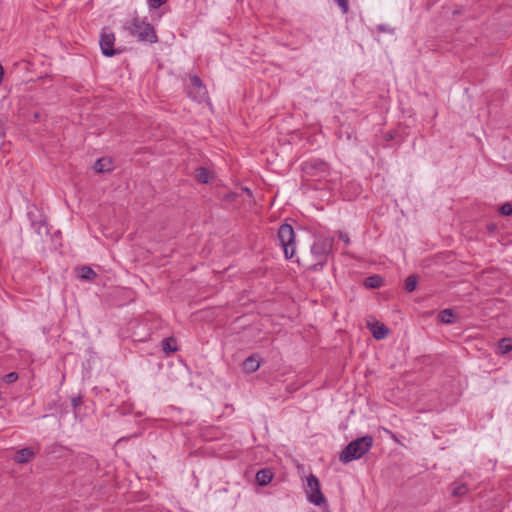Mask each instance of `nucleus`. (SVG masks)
<instances>
[{
  "label": "nucleus",
  "instance_id": "412c9836",
  "mask_svg": "<svg viewBox=\"0 0 512 512\" xmlns=\"http://www.w3.org/2000/svg\"><path fill=\"white\" fill-rule=\"evenodd\" d=\"M310 167L319 170L321 173H325L327 171V165L324 162H315L310 164Z\"/></svg>",
  "mask_w": 512,
  "mask_h": 512
},
{
  "label": "nucleus",
  "instance_id": "9d476101",
  "mask_svg": "<svg viewBox=\"0 0 512 512\" xmlns=\"http://www.w3.org/2000/svg\"><path fill=\"white\" fill-rule=\"evenodd\" d=\"M113 169V162L110 158H101L96 161L94 170L97 173L109 172Z\"/></svg>",
  "mask_w": 512,
  "mask_h": 512
},
{
  "label": "nucleus",
  "instance_id": "ddd939ff",
  "mask_svg": "<svg viewBox=\"0 0 512 512\" xmlns=\"http://www.w3.org/2000/svg\"><path fill=\"white\" fill-rule=\"evenodd\" d=\"M195 178L201 183H208L212 178V173L206 168L200 167L196 170Z\"/></svg>",
  "mask_w": 512,
  "mask_h": 512
},
{
  "label": "nucleus",
  "instance_id": "423d86ee",
  "mask_svg": "<svg viewBox=\"0 0 512 512\" xmlns=\"http://www.w3.org/2000/svg\"><path fill=\"white\" fill-rule=\"evenodd\" d=\"M187 92L190 98L198 102H202L207 98V90L205 86L201 82L200 78L195 75L189 77Z\"/></svg>",
  "mask_w": 512,
  "mask_h": 512
},
{
  "label": "nucleus",
  "instance_id": "bb28decb",
  "mask_svg": "<svg viewBox=\"0 0 512 512\" xmlns=\"http://www.w3.org/2000/svg\"><path fill=\"white\" fill-rule=\"evenodd\" d=\"M245 191H246L248 194H250V193H251V192H250V190H249L248 188H246V189H245Z\"/></svg>",
  "mask_w": 512,
  "mask_h": 512
},
{
  "label": "nucleus",
  "instance_id": "4468645a",
  "mask_svg": "<svg viewBox=\"0 0 512 512\" xmlns=\"http://www.w3.org/2000/svg\"><path fill=\"white\" fill-rule=\"evenodd\" d=\"M439 320L444 324H451L454 322L455 313L453 309H445L439 313Z\"/></svg>",
  "mask_w": 512,
  "mask_h": 512
},
{
  "label": "nucleus",
  "instance_id": "f03ea898",
  "mask_svg": "<svg viewBox=\"0 0 512 512\" xmlns=\"http://www.w3.org/2000/svg\"><path fill=\"white\" fill-rule=\"evenodd\" d=\"M124 29L127 30L132 36H136L140 41L149 43H156L158 41L157 35L153 26L139 18H133L124 25Z\"/></svg>",
  "mask_w": 512,
  "mask_h": 512
},
{
  "label": "nucleus",
  "instance_id": "6e6552de",
  "mask_svg": "<svg viewBox=\"0 0 512 512\" xmlns=\"http://www.w3.org/2000/svg\"><path fill=\"white\" fill-rule=\"evenodd\" d=\"M367 325H368V328L370 329L373 337L377 340H382V339L386 338L389 333V329L383 323L368 322Z\"/></svg>",
  "mask_w": 512,
  "mask_h": 512
},
{
  "label": "nucleus",
  "instance_id": "393cba45",
  "mask_svg": "<svg viewBox=\"0 0 512 512\" xmlns=\"http://www.w3.org/2000/svg\"><path fill=\"white\" fill-rule=\"evenodd\" d=\"M343 13L348 12V0H336Z\"/></svg>",
  "mask_w": 512,
  "mask_h": 512
},
{
  "label": "nucleus",
  "instance_id": "f3484780",
  "mask_svg": "<svg viewBox=\"0 0 512 512\" xmlns=\"http://www.w3.org/2000/svg\"><path fill=\"white\" fill-rule=\"evenodd\" d=\"M382 278L378 275L368 277L365 280V286L368 288H379L382 285Z\"/></svg>",
  "mask_w": 512,
  "mask_h": 512
},
{
  "label": "nucleus",
  "instance_id": "0eeeda50",
  "mask_svg": "<svg viewBox=\"0 0 512 512\" xmlns=\"http://www.w3.org/2000/svg\"><path fill=\"white\" fill-rule=\"evenodd\" d=\"M115 42V35L112 32H108L106 29L103 30L100 39V47L102 53L105 56L111 57L116 54V50L113 49Z\"/></svg>",
  "mask_w": 512,
  "mask_h": 512
},
{
  "label": "nucleus",
  "instance_id": "6ab92c4d",
  "mask_svg": "<svg viewBox=\"0 0 512 512\" xmlns=\"http://www.w3.org/2000/svg\"><path fill=\"white\" fill-rule=\"evenodd\" d=\"M498 348L501 354H507L512 351V343L508 339H502Z\"/></svg>",
  "mask_w": 512,
  "mask_h": 512
},
{
  "label": "nucleus",
  "instance_id": "b1692460",
  "mask_svg": "<svg viewBox=\"0 0 512 512\" xmlns=\"http://www.w3.org/2000/svg\"><path fill=\"white\" fill-rule=\"evenodd\" d=\"M501 212L503 215H511L512 214V205L509 203L502 205Z\"/></svg>",
  "mask_w": 512,
  "mask_h": 512
},
{
  "label": "nucleus",
  "instance_id": "7ed1b4c3",
  "mask_svg": "<svg viewBox=\"0 0 512 512\" xmlns=\"http://www.w3.org/2000/svg\"><path fill=\"white\" fill-rule=\"evenodd\" d=\"M278 239L284 250L287 259L292 258L295 253V234L293 228L288 224H283L278 230Z\"/></svg>",
  "mask_w": 512,
  "mask_h": 512
},
{
  "label": "nucleus",
  "instance_id": "9b49d317",
  "mask_svg": "<svg viewBox=\"0 0 512 512\" xmlns=\"http://www.w3.org/2000/svg\"><path fill=\"white\" fill-rule=\"evenodd\" d=\"M260 366V362L256 356H250L243 362V370L246 373L255 372Z\"/></svg>",
  "mask_w": 512,
  "mask_h": 512
},
{
  "label": "nucleus",
  "instance_id": "1a4fd4ad",
  "mask_svg": "<svg viewBox=\"0 0 512 512\" xmlns=\"http://www.w3.org/2000/svg\"><path fill=\"white\" fill-rule=\"evenodd\" d=\"M34 455L35 453L30 448H23L16 453L14 460L16 463L25 464L32 460Z\"/></svg>",
  "mask_w": 512,
  "mask_h": 512
},
{
  "label": "nucleus",
  "instance_id": "39448f33",
  "mask_svg": "<svg viewBox=\"0 0 512 512\" xmlns=\"http://www.w3.org/2000/svg\"><path fill=\"white\" fill-rule=\"evenodd\" d=\"M332 245L333 239L328 237H320L314 242L311 253L315 257L316 264H323L332 249Z\"/></svg>",
  "mask_w": 512,
  "mask_h": 512
},
{
  "label": "nucleus",
  "instance_id": "a878e982",
  "mask_svg": "<svg viewBox=\"0 0 512 512\" xmlns=\"http://www.w3.org/2000/svg\"><path fill=\"white\" fill-rule=\"evenodd\" d=\"M338 236H339V239L342 240L346 245H348L350 243L348 234H346L344 232H339Z\"/></svg>",
  "mask_w": 512,
  "mask_h": 512
},
{
  "label": "nucleus",
  "instance_id": "2eb2a0df",
  "mask_svg": "<svg viewBox=\"0 0 512 512\" xmlns=\"http://www.w3.org/2000/svg\"><path fill=\"white\" fill-rule=\"evenodd\" d=\"M468 492V487L464 483L455 482L452 485V495L454 497H461L466 495Z\"/></svg>",
  "mask_w": 512,
  "mask_h": 512
},
{
  "label": "nucleus",
  "instance_id": "5701e85b",
  "mask_svg": "<svg viewBox=\"0 0 512 512\" xmlns=\"http://www.w3.org/2000/svg\"><path fill=\"white\" fill-rule=\"evenodd\" d=\"M18 379V374L16 372H11L4 377V381L7 383H13Z\"/></svg>",
  "mask_w": 512,
  "mask_h": 512
},
{
  "label": "nucleus",
  "instance_id": "aec40b11",
  "mask_svg": "<svg viewBox=\"0 0 512 512\" xmlns=\"http://www.w3.org/2000/svg\"><path fill=\"white\" fill-rule=\"evenodd\" d=\"M416 285H417V278L416 276L414 275H410L409 277H407V279L405 280V289L408 291V292H412L416 289Z\"/></svg>",
  "mask_w": 512,
  "mask_h": 512
},
{
  "label": "nucleus",
  "instance_id": "f8f14e48",
  "mask_svg": "<svg viewBox=\"0 0 512 512\" xmlns=\"http://www.w3.org/2000/svg\"><path fill=\"white\" fill-rule=\"evenodd\" d=\"M273 474L269 469H262L256 474V482L260 486H265L272 480Z\"/></svg>",
  "mask_w": 512,
  "mask_h": 512
},
{
  "label": "nucleus",
  "instance_id": "f257e3e1",
  "mask_svg": "<svg viewBox=\"0 0 512 512\" xmlns=\"http://www.w3.org/2000/svg\"><path fill=\"white\" fill-rule=\"evenodd\" d=\"M373 444V438L369 435L358 438L350 442L341 452L339 459L343 463H349L361 458L366 454Z\"/></svg>",
  "mask_w": 512,
  "mask_h": 512
},
{
  "label": "nucleus",
  "instance_id": "dca6fc26",
  "mask_svg": "<svg viewBox=\"0 0 512 512\" xmlns=\"http://www.w3.org/2000/svg\"><path fill=\"white\" fill-rule=\"evenodd\" d=\"M97 276L96 272L88 266L79 269V277L84 280H93Z\"/></svg>",
  "mask_w": 512,
  "mask_h": 512
},
{
  "label": "nucleus",
  "instance_id": "4be33fe9",
  "mask_svg": "<svg viewBox=\"0 0 512 512\" xmlns=\"http://www.w3.org/2000/svg\"><path fill=\"white\" fill-rule=\"evenodd\" d=\"M150 8H159L167 2V0H147Z\"/></svg>",
  "mask_w": 512,
  "mask_h": 512
},
{
  "label": "nucleus",
  "instance_id": "a211bd4d",
  "mask_svg": "<svg viewBox=\"0 0 512 512\" xmlns=\"http://www.w3.org/2000/svg\"><path fill=\"white\" fill-rule=\"evenodd\" d=\"M177 347L173 338H166L163 340V351L167 354L175 352Z\"/></svg>",
  "mask_w": 512,
  "mask_h": 512
},
{
  "label": "nucleus",
  "instance_id": "20e7f679",
  "mask_svg": "<svg viewBox=\"0 0 512 512\" xmlns=\"http://www.w3.org/2000/svg\"><path fill=\"white\" fill-rule=\"evenodd\" d=\"M307 499L317 505L321 506L326 503V498L320 490V483L316 476L310 475L307 477V485L305 488Z\"/></svg>",
  "mask_w": 512,
  "mask_h": 512
}]
</instances>
